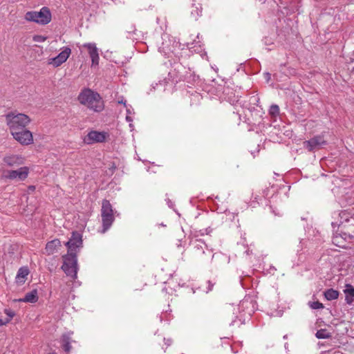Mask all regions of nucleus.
<instances>
[{"mask_svg":"<svg viewBox=\"0 0 354 354\" xmlns=\"http://www.w3.org/2000/svg\"><path fill=\"white\" fill-rule=\"evenodd\" d=\"M202 13V7L201 4L195 5L194 4L191 10V15L194 19H197Z\"/></svg>","mask_w":354,"mask_h":354,"instance_id":"nucleus-24","label":"nucleus"},{"mask_svg":"<svg viewBox=\"0 0 354 354\" xmlns=\"http://www.w3.org/2000/svg\"><path fill=\"white\" fill-rule=\"evenodd\" d=\"M29 168L22 167L17 170H8L4 172L3 177L9 180H24L28 176Z\"/></svg>","mask_w":354,"mask_h":354,"instance_id":"nucleus-13","label":"nucleus"},{"mask_svg":"<svg viewBox=\"0 0 354 354\" xmlns=\"http://www.w3.org/2000/svg\"><path fill=\"white\" fill-rule=\"evenodd\" d=\"M315 336L317 339H327L330 337V335L326 329H320L317 331Z\"/></svg>","mask_w":354,"mask_h":354,"instance_id":"nucleus-25","label":"nucleus"},{"mask_svg":"<svg viewBox=\"0 0 354 354\" xmlns=\"http://www.w3.org/2000/svg\"><path fill=\"white\" fill-rule=\"evenodd\" d=\"M327 141L324 138V133L315 136L308 140L303 142L304 147L308 151L313 152L327 145Z\"/></svg>","mask_w":354,"mask_h":354,"instance_id":"nucleus-9","label":"nucleus"},{"mask_svg":"<svg viewBox=\"0 0 354 354\" xmlns=\"http://www.w3.org/2000/svg\"><path fill=\"white\" fill-rule=\"evenodd\" d=\"M29 274V270L26 267L20 268L17 272L15 277V281L17 284L22 285L25 283L27 276Z\"/></svg>","mask_w":354,"mask_h":354,"instance_id":"nucleus-20","label":"nucleus"},{"mask_svg":"<svg viewBox=\"0 0 354 354\" xmlns=\"http://www.w3.org/2000/svg\"><path fill=\"white\" fill-rule=\"evenodd\" d=\"M46 39V37L40 35H37L33 37V41L35 42H44Z\"/></svg>","mask_w":354,"mask_h":354,"instance_id":"nucleus-29","label":"nucleus"},{"mask_svg":"<svg viewBox=\"0 0 354 354\" xmlns=\"http://www.w3.org/2000/svg\"><path fill=\"white\" fill-rule=\"evenodd\" d=\"M310 306L313 309H320L324 308V305L318 301L310 303Z\"/></svg>","mask_w":354,"mask_h":354,"instance_id":"nucleus-28","label":"nucleus"},{"mask_svg":"<svg viewBox=\"0 0 354 354\" xmlns=\"http://www.w3.org/2000/svg\"><path fill=\"white\" fill-rule=\"evenodd\" d=\"M269 113L272 116H276L279 113V108L277 105L273 104L270 106Z\"/></svg>","mask_w":354,"mask_h":354,"instance_id":"nucleus-26","label":"nucleus"},{"mask_svg":"<svg viewBox=\"0 0 354 354\" xmlns=\"http://www.w3.org/2000/svg\"><path fill=\"white\" fill-rule=\"evenodd\" d=\"M265 76H266L267 81L268 82L270 79V74L269 73H265Z\"/></svg>","mask_w":354,"mask_h":354,"instance_id":"nucleus-35","label":"nucleus"},{"mask_svg":"<svg viewBox=\"0 0 354 354\" xmlns=\"http://www.w3.org/2000/svg\"><path fill=\"white\" fill-rule=\"evenodd\" d=\"M354 239V236L351 234H348L345 232L339 234H335L333 236V243L340 248H345L346 245L344 244V241L349 239L352 240Z\"/></svg>","mask_w":354,"mask_h":354,"instance_id":"nucleus-18","label":"nucleus"},{"mask_svg":"<svg viewBox=\"0 0 354 354\" xmlns=\"http://www.w3.org/2000/svg\"><path fill=\"white\" fill-rule=\"evenodd\" d=\"M119 104H123L125 106H127L126 100L122 97L120 100H118Z\"/></svg>","mask_w":354,"mask_h":354,"instance_id":"nucleus-33","label":"nucleus"},{"mask_svg":"<svg viewBox=\"0 0 354 354\" xmlns=\"http://www.w3.org/2000/svg\"><path fill=\"white\" fill-rule=\"evenodd\" d=\"M30 189H35V187L31 186V187H30Z\"/></svg>","mask_w":354,"mask_h":354,"instance_id":"nucleus-37","label":"nucleus"},{"mask_svg":"<svg viewBox=\"0 0 354 354\" xmlns=\"http://www.w3.org/2000/svg\"><path fill=\"white\" fill-rule=\"evenodd\" d=\"M165 344H167L168 346L170 345L171 341V339H165Z\"/></svg>","mask_w":354,"mask_h":354,"instance_id":"nucleus-36","label":"nucleus"},{"mask_svg":"<svg viewBox=\"0 0 354 354\" xmlns=\"http://www.w3.org/2000/svg\"><path fill=\"white\" fill-rule=\"evenodd\" d=\"M6 121L10 133H12L26 129L31 120L26 114L10 112L6 115Z\"/></svg>","mask_w":354,"mask_h":354,"instance_id":"nucleus-2","label":"nucleus"},{"mask_svg":"<svg viewBox=\"0 0 354 354\" xmlns=\"http://www.w3.org/2000/svg\"><path fill=\"white\" fill-rule=\"evenodd\" d=\"M83 47L86 48L91 59V66H96L99 64V51L95 43L84 44Z\"/></svg>","mask_w":354,"mask_h":354,"instance_id":"nucleus-15","label":"nucleus"},{"mask_svg":"<svg viewBox=\"0 0 354 354\" xmlns=\"http://www.w3.org/2000/svg\"><path fill=\"white\" fill-rule=\"evenodd\" d=\"M61 246V241L58 239H55L46 243L45 247V253L47 255L53 254L59 250Z\"/></svg>","mask_w":354,"mask_h":354,"instance_id":"nucleus-17","label":"nucleus"},{"mask_svg":"<svg viewBox=\"0 0 354 354\" xmlns=\"http://www.w3.org/2000/svg\"><path fill=\"white\" fill-rule=\"evenodd\" d=\"M346 295L345 300L348 304H351L354 302V287L351 284L346 286V289L344 290Z\"/></svg>","mask_w":354,"mask_h":354,"instance_id":"nucleus-22","label":"nucleus"},{"mask_svg":"<svg viewBox=\"0 0 354 354\" xmlns=\"http://www.w3.org/2000/svg\"><path fill=\"white\" fill-rule=\"evenodd\" d=\"M4 313L8 316L6 319H9V322L15 316V313L13 310L8 308H6L4 310Z\"/></svg>","mask_w":354,"mask_h":354,"instance_id":"nucleus-27","label":"nucleus"},{"mask_svg":"<svg viewBox=\"0 0 354 354\" xmlns=\"http://www.w3.org/2000/svg\"><path fill=\"white\" fill-rule=\"evenodd\" d=\"M48 354H56L55 353H50Z\"/></svg>","mask_w":354,"mask_h":354,"instance_id":"nucleus-38","label":"nucleus"},{"mask_svg":"<svg viewBox=\"0 0 354 354\" xmlns=\"http://www.w3.org/2000/svg\"><path fill=\"white\" fill-rule=\"evenodd\" d=\"M8 323H9V319H3L0 317V326L6 325Z\"/></svg>","mask_w":354,"mask_h":354,"instance_id":"nucleus-30","label":"nucleus"},{"mask_svg":"<svg viewBox=\"0 0 354 354\" xmlns=\"http://www.w3.org/2000/svg\"><path fill=\"white\" fill-rule=\"evenodd\" d=\"M127 107V115H131L134 113L133 110L131 109V107Z\"/></svg>","mask_w":354,"mask_h":354,"instance_id":"nucleus-31","label":"nucleus"},{"mask_svg":"<svg viewBox=\"0 0 354 354\" xmlns=\"http://www.w3.org/2000/svg\"><path fill=\"white\" fill-rule=\"evenodd\" d=\"M3 161L9 167H15L24 164V158L21 156L10 154L5 156Z\"/></svg>","mask_w":354,"mask_h":354,"instance_id":"nucleus-16","label":"nucleus"},{"mask_svg":"<svg viewBox=\"0 0 354 354\" xmlns=\"http://www.w3.org/2000/svg\"><path fill=\"white\" fill-rule=\"evenodd\" d=\"M207 283H208L209 287H208V289L207 290V292H208L209 291L212 290V289L213 288V286H214V284L212 283L211 281H209Z\"/></svg>","mask_w":354,"mask_h":354,"instance_id":"nucleus-32","label":"nucleus"},{"mask_svg":"<svg viewBox=\"0 0 354 354\" xmlns=\"http://www.w3.org/2000/svg\"><path fill=\"white\" fill-rule=\"evenodd\" d=\"M109 136V133L104 131H91L83 138V142L86 145L103 142L106 140Z\"/></svg>","mask_w":354,"mask_h":354,"instance_id":"nucleus-11","label":"nucleus"},{"mask_svg":"<svg viewBox=\"0 0 354 354\" xmlns=\"http://www.w3.org/2000/svg\"><path fill=\"white\" fill-rule=\"evenodd\" d=\"M73 334V332H70L66 334H63L61 337V344L63 350L66 354H69L71 351V342H73L71 338V335Z\"/></svg>","mask_w":354,"mask_h":354,"instance_id":"nucleus-19","label":"nucleus"},{"mask_svg":"<svg viewBox=\"0 0 354 354\" xmlns=\"http://www.w3.org/2000/svg\"><path fill=\"white\" fill-rule=\"evenodd\" d=\"M126 120L127 122H131L133 121V118L131 115H127Z\"/></svg>","mask_w":354,"mask_h":354,"instance_id":"nucleus-34","label":"nucleus"},{"mask_svg":"<svg viewBox=\"0 0 354 354\" xmlns=\"http://www.w3.org/2000/svg\"><path fill=\"white\" fill-rule=\"evenodd\" d=\"M212 251L207 248V245L201 240H196L194 243L193 253L201 262H205L212 260L214 254Z\"/></svg>","mask_w":354,"mask_h":354,"instance_id":"nucleus-7","label":"nucleus"},{"mask_svg":"<svg viewBox=\"0 0 354 354\" xmlns=\"http://www.w3.org/2000/svg\"><path fill=\"white\" fill-rule=\"evenodd\" d=\"M62 270L71 279H77L78 270L77 254L67 252V254L62 256Z\"/></svg>","mask_w":354,"mask_h":354,"instance_id":"nucleus-3","label":"nucleus"},{"mask_svg":"<svg viewBox=\"0 0 354 354\" xmlns=\"http://www.w3.org/2000/svg\"><path fill=\"white\" fill-rule=\"evenodd\" d=\"M71 54V48L64 46L56 57L49 59L48 64L53 65L54 67H58L66 62Z\"/></svg>","mask_w":354,"mask_h":354,"instance_id":"nucleus-14","label":"nucleus"},{"mask_svg":"<svg viewBox=\"0 0 354 354\" xmlns=\"http://www.w3.org/2000/svg\"><path fill=\"white\" fill-rule=\"evenodd\" d=\"M77 100L81 104L95 112H101L104 109V101L100 94L90 88L83 89Z\"/></svg>","mask_w":354,"mask_h":354,"instance_id":"nucleus-1","label":"nucleus"},{"mask_svg":"<svg viewBox=\"0 0 354 354\" xmlns=\"http://www.w3.org/2000/svg\"><path fill=\"white\" fill-rule=\"evenodd\" d=\"M25 19L41 25H46L50 22L52 15L48 7H42L39 11H29L26 13Z\"/></svg>","mask_w":354,"mask_h":354,"instance_id":"nucleus-4","label":"nucleus"},{"mask_svg":"<svg viewBox=\"0 0 354 354\" xmlns=\"http://www.w3.org/2000/svg\"><path fill=\"white\" fill-rule=\"evenodd\" d=\"M339 222H332L333 228L335 227L342 226L343 227H348L349 226H354V211L344 210L338 213Z\"/></svg>","mask_w":354,"mask_h":354,"instance_id":"nucleus-8","label":"nucleus"},{"mask_svg":"<svg viewBox=\"0 0 354 354\" xmlns=\"http://www.w3.org/2000/svg\"><path fill=\"white\" fill-rule=\"evenodd\" d=\"M38 300L37 290H32L30 292L26 293L24 298L19 299L18 301L26 303H36Z\"/></svg>","mask_w":354,"mask_h":354,"instance_id":"nucleus-21","label":"nucleus"},{"mask_svg":"<svg viewBox=\"0 0 354 354\" xmlns=\"http://www.w3.org/2000/svg\"><path fill=\"white\" fill-rule=\"evenodd\" d=\"M162 39V42L161 46L158 47L160 53H163L166 57H169L171 54L178 53V50H180L181 47V44L178 41L167 35H164Z\"/></svg>","mask_w":354,"mask_h":354,"instance_id":"nucleus-6","label":"nucleus"},{"mask_svg":"<svg viewBox=\"0 0 354 354\" xmlns=\"http://www.w3.org/2000/svg\"><path fill=\"white\" fill-rule=\"evenodd\" d=\"M11 135L13 138L21 145H30L34 141L32 132L26 128L21 131H15L14 133H12Z\"/></svg>","mask_w":354,"mask_h":354,"instance_id":"nucleus-10","label":"nucleus"},{"mask_svg":"<svg viewBox=\"0 0 354 354\" xmlns=\"http://www.w3.org/2000/svg\"><path fill=\"white\" fill-rule=\"evenodd\" d=\"M82 235L77 232H73L71 237L65 243L68 248V252L77 254V250L82 247Z\"/></svg>","mask_w":354,"mask_h":354,"instance_id":"nucleus-12","label":"nucleus"},{"mask_svg":"<svg viewBox=\"0 0 354 354\" xmlns=\"http://www.w3.org/2000/svg\"><path fill=\"white\" fill-rule=\"evenodd\" d=\"M101 216L102 222V233H104L111 227L115 220L113 207L109 201L106 199L102 202Z\"/></svg>","mask_w":354,"mask_h":354,"instance_id":"nucleus-5","label":"nucleus"},{"mask_svg":"<svg viewBox=\"0 0 354 354\" xmlns=\"http://www.w3.org/2000/svg\"><path fill=\"white\" fill-rule=\"evenodd\" d=\"M326 299L328 301L334 300L338 298L339 292L334 289H328L324 292Z\"/></svg>","mask_w":354,"mask_h":354,"instance_id":"nucleus-23","label":"nucleus"}]
</instances>
